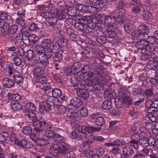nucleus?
<instances>
[{
  "label": "nucleus",
  "mask_w": 158,
  "mask_h": 158,
  "mask_svg": "<svg viewBox=\"0 0 158 158\" xmlns=\"http://www.w3.org/2000/svg\"><path fill=\"white\" fill-rule=\"evenodd\" d=\"M51 105L46 101H42L39 103V110L42 114L46 113L50 111L51 108Z\"/></svg>",
  "instance_id": "obj_10"
},
{
  "label": "nucleus",
  "mask_w": 158,
  "mask_h": 158,
  "mask_svg": "<svg viewBox=\"0 0 158 158\" xmlns=\"http://www.w3.org/2000/svg\"><path fill=\"white\" fill-rule=\"evenodd\" d=\"M80 115L83 117H86L88 115V113L87 109L85 107L81 108L80 110Z\"/></svg>",
  "instance_id": "obj_58"
},
{
  "label": "nucleus",
  "mask_w": 158,
  "mask_h": 158,
  "mask_svg": "<svg viewBox=\"0 0 158 158\" xmlns=\"http://www.w3.org/2000/svg\"><path fill=\"white\" fill-rule=\"evenodd\" d=\"M155 74L156 75L154 76V78L151 77L149 81V83H150L152 85H154L156 81H158V72H156Z\"/></svg>",
  "instance_id": "obj_64"
},
{
  "label": "nucleus",
  "mask_w": 158,
  "mask_h": 158,
  "mask_svg": "<svg viewBox=\"0 0 158 158\" xmlns=\"http://www.w3.org/2000/svg\"><path fill=\"white\" fill-rule=\"evenodd\" d=\"M64 137L61 135L58 134H54L53 138L52 139V142L51 143H53V142H55L59 141L60 142L61 140H63L64 139Z\"/></svg>",
  "instance_id": "obj_50"
},
{
  "label": "nucleus",
  "mask_w": 158,
  "mask_h": 158,
  "mask_svg": "<svg viewBox=\"0 0 158 158\" xmlns=\"http://www.w3.org/2000/svg\"><path fill=\"white\" fill-rule=\"evenodd\" d=\"M7 97L9 99L11 98L13 101H18L21 99V96L18 93L10 94L8 91L4 90L2 92V96Z\"/></svg>",
  "instance_id": "obj_11"
},
{
  "label": "nucleus",
  "mask_w": 158,
  "mask_h": 158,
  "mask_svg": "<svg viewBox=\"0 0 158 158\" xmlns=\"http://www.w3.org/2000/svg\"><path fill=\"white\" fill-rule=\"evenodd\" d=\"M24 115L26 118H28L32 121V124L34 126V122L35 123L38 119L35 113L33 111H30L27 110H25L24 112Z\"/></svg>",
  "instance_id": "obj_13"
},
{
  "label": "nucleus",
  "mask_w": 158,
  "mask_h": 158,
  "mask_svg": "<svg viewBox=\"0 0 158 158\" xmlns=\"http://www.w3.org/2000/svg\"><path fill=\"white\" fill-rule=\"evenodd\" d=\"M156 38L155 36H149V44L150 45H149V50L151 52H153L155 49V47L153 44H156Z\"/></svg>",
  "instance_id": "obj_26"
},
{
  "label": "nucleus",
  "mask_w": 158,
  "mask_h": 158,
  "mask_svg": "<svg viewBox=\"0 0 158 158\" xmlns=\"http://www.w3.org/2000/svg\"><path fill=\"white\" fill-rule=\"evenodd\" d=\"M54 13L60 19H63L65 18L67 15L66 10L56 9L54 12Z\"/></svg>",
  "instance_id": "obj_23"
},
{
  "label": "nucleus",
  "mask_w": 158,
  "mask_h": 158,
  "mask_svg": "<svg viewBox=\"0 0 158 158\" xmlns=\"http://www.w3.org/2000/svg\"><path fill=\"white\" fill-rule=\"evenodd\" d=\"M52 43V41L50 39L48 38L43 39L41 42V44L46 50L47 55L50 57L52 56L51 47Z\"/></svg>",
  "instance_id": "obj_6"
},
{
  "label": "nucleus",
  "mask_w": 158,
  "mask_h": 158,
  "mask_svg": "<svg viewBox=\"0 0 158 158\" xmlns=\"http://www.w3.org/2000/svg\"><path fill=\"white\" fill-rule=\"evenodd\" d=\"M27 39L29 41V45H32L36 44L39 40V36L34 34H29L27 35Z\"/></svg>",
  "instance_id": "obj_22"
},
{
  "label": "nucleus",
  "mask_w": 158,
  "mask_h": 158,
  "mask_svg": "<svg viewBox=\"0 0 158 158\" xmlns=\"http://www.w3.org/2000/svg\"><path fill=\"white\" fill-rule=\"evenodd\" d=\"M3 85L6 87L10 88L13 87L15 84L12 80L8 77H5L2 80Z\"/></svg>",
  "instance_id": "obj_25"
},
{
  "label": "nucleus",
  "mask_w": 158,
  "mask_h": 158,
  "mask_svg": "<svg viewBox=\"0 0 158 158\" xmlns=\"http://www.w3.org/2000/svg\"><path fill=\"white\" fill-rule=\"evenodd\" d=\"M51 49L52 50V53H56L57 51H59L61 50V46L59 43L56 42L52 44Z\"/></svg>",
  "instance_id": "obj_41"
},
{
  "label": "nucleus",
  "mask_w": 158,
  "mask_h": 158,
  "mask_svg": "<svg viewBox=\"0 0 158 158\" xmlns=\"http://www.w3.org/2000/svg\"><path fill=\"white\" fill-rule=\"evenodd\" d=\"M47 56L48 55L46 53H37L34 60L37 62L43 67H47L49 65V62Z\"/></svg>",
  "instance_id": "obj_3"
},
{
  "label": "nucleus",
  "mask_w": 158,
  "mask_h": 158,
  "mask_svg": "<svg viewBox=\"0 0 158 158\" xmlns=\"http://www.w3.org/2000/svg\"><path fill=\"white\" fill-rule=\"evenodd\" d=\"M115 35V32L112 30H108L106 33V36L109 38H113L114 37Z\"/></svg>",
  "instance_id": "obj_63"
},
{
  "label": "nucleus",
  "mask_w": 158,
  "mask_h": 158,
  "mask_svg": "<svg viewBox=\"0 0 158 158\" xmlns=\"http://www.w3.org/2000/svg\"><path fill=\"white\" fill-rule=\"evenodd\" d=\"M25 107L27 110L30 111H35L36 108L34 104L31 102L27 103L25 105Z\"/></svg>",
  "instance_id": "obj_43"
},
{
  "label": "nucleus",
  "mask_w": 158,
  "mask_h": 158,
  "mask_svg": "<svg viewBox=\"0 0 158 158\" xmlns=\"http://www.w3.org/2000/svg\"><path fill=\"white\" fill-rule=\"evenodd\" d=\"M102 108L104 110H109L112 107V103L110 100L108 99L104 101L102 104Z\"/></svg>",
  "instance_id": "obj_30"
},
{
  "label": "nucleus",
  "mask_w": 158,
  "mask_h": 158,
  "mask_svg": "<svg viewBox=\"0 0 158 158\" xmlns=\"http://www.w3.org/2000/svg\"><path fill=\"white\" fill-rule=\"evenodd\" d=\"M100 32L102 34V32L100 30H98L96 31V33H95L96 34V39L97 41L100 44H104L106 42V38L104 36L102 35H97V33Z\"/></svg>",
  "instance_id": "obj_38"
},
{
  "label": "nucleus",
  "mask_w": 158,
  "mask_h": 158,
  "mask_svg": "<svg viewBox=\"0 0 158 158\" xmlns=\"http://www.w3.org/2000/svg\"><path fill=\"white\" fill-rule=\"evenodd\" d=\"M87 24H85L84 30L86 33H90L92 32L94 28L96 27V23L92 21L89 23L87 22Z\"/></svg>",
  "instance_id": "obj_20"
},
{
  "label": "nucleus",
  "mask_w": 158,
  "mask_h": 158,
  "mask_svg": "<svg viewBox=\"0 0 158 158\" xmlns=\"http://www.w3.org/2000/svg\"><path fill=\"white\" fill-rule=\"evenodd\" d=\"M18 145L22 148H30L33 146L31 142L26 139H23L18 143Z\"/></svg>",
  "instance_id": "obj_15"
},
{
  "label": "nucleus",
  "mask_w": 158,
  "mask_h": 158,
  "mask_svg": "<svg viewBox=\"0 0 158 158\" xmlns=\"http://www.w3.org/2000/svg\"><path fill=\"white\" fill-rule=\"evenodd\" d=\"M77 9V7H72L69 8L67 10H66V11L67 15L73 17L76 15Z\"/></svg>",
  "instance_id": "obj_37"
},
{
  "label": "nucleus",
  "mask_w": 158,
  "mask_h": 158,
  "mask_svg": "<svg viewBox=\"0 0 158 158\" xmlns=\"http://www.w3.org/2000/svg\"><path fill=\"white\" fill-rule=\"evenodd\" d=\"M122 150L123 153L129 154L130 156H132L134 153V151L131 146H127V145L125 146L123 148Z\"/></svg>",
  "instance_id": "obj_39"
},
{
  "label": "nucleus",
  "mask_w": 158,
  "mask_h": 158,
  "mask_svg": "<svg viewBox=\"0 0 158 158\" xmlns=\"http://www.w3.org/2000/svg\"><path fill=\"white\" fill-rule=\"evenodd\" d=\"M107 79L104 76H101L98 77H95L91 80V84L93 87L97 89H99L100 84H104L107 82Z\"/></svg>",
  "instance_id": "obj_4"
},
{
  "label": "nucleus",
  "mask_w": 158,
  "mask_h": 158,
  "mask_svg": "<svg viewBox=\"0 0 158 158\" xmlns=\"http://www.w3.org/2000/svg\"><path fill=\"white\" fill-rule=\"evenodd\" d=\"M77 9L83 12L88 13L89 6L85 5L78 4L77 6Z\"/></svg>",
  "instance_id": "obj_46"
},
{
  "label": "nucleus",
  "mask_w": 158,
  "mask_h": 158,
  "mask_svg": "<svg viewBox=\"0 0 158 158\" xmlns=\"http://www.w3.org/2000/svg\"><path fill=\"white\" fill-rule=\"evenodd\" d=\"M95 140V137L93 135H89L88 139L83 141V146L85 149L88 150L89 149V144L92 143Z\"/></svg>",
  "instance_id": "obj_19"
},
{
  "label": "nucleus",
  "mask_w": 158,
  "mask_h": 158,
  "mask_svg": "<svg viewBox=\"0 0 158 158\" xmlns=\"http://www.w3.org/2000/svg\"><path fill=\"white\" fill-rule=\"evenodd\" d=\"M9 24L6 22L4 25L1 27L0 28V34L6 35L9 33L8 30H9Z\"/></svg>",
  "instance_id": "obj_34"
},
{
  "label": "nucleus",
  "mask_w": 158,
  "mask_h": 158,
  "mask_svg": "<svg viewBox=\"0 0 158 158\" xmlns=\"http://www.w3.org/2000/svg\"><path fill=\"white\" fill-rule=\"evenodd\" d=\"M93 70L95 75H99L103 73L104 71V68L102 65H99L94 67Z\"/></svg>",
  "instance_id": "obj_35"
},
{
  "label": "nucleus",
  "mask_w": 158,
  "mask_h": 158,
  "mask_svg": "<svg viewBox=\"0 0 158 158\" xmlns=\"http://www.w3.org/2000/svg\"><path fill=\"white\" fill-rule=\"evenodd\" d=\"M35 49L38 53H44L45 52H46V50L42 44L36 45L35 46Z\"/></svg>",
  "instance_id": "obj_48"
},
{
  "label": "nucleus",
  "mask_w": 158,
  "mask_h": 158,
  "mask_svg": "<svg viewBox=\"0 0 158 158\" xmlns=\"http://www.w3.org/2000/svg\"><path fill=\"white\" fill-rule=\"evenodd\" d=\"M135 35H139L143 34L144 35H146L148 36V28L147 26L145 25H143L140 26L138 30V31L136 32Z\"/></svg>",
  "instance_id": "obj_21"
},
{
  "label": "nucleus",
  "mask_w": 158,
  "mask_h": 158,
  "mask_svg": "<svg viewBox=\"0 0 158 158\" xmlns=\"http://www.w3.org/2000/svg\"><path fill=\"white\" fill-rule=\"evenodd\" d=\"M85 74H80L78 73L77 74L74 75V77H72L71 78V82L72 83H76V81L81 82V81L86 80Z\"/></svg>",
  "instance_id": "obj_16"
},
{
  "label": "nucleus",
  "mask_w": 158,
  "mask_h": 158,
  "mask_svg": "<svg viewBox=\"0 0 158 158\" xmlns=\"http://www.w3.org/2000/svg\"><path fill=\"white\" fill-rule=\"evenodd\" d=\"M114 141L115 146H122L126 143L125 141L122 139H117Z\"/></svg>",
  "instance_id": "obj_54"
},
{
  "label": "nucleus",
  "mask_w": 158,
  "mask_h": 158,
  "mask_svg": "<svg viewBox=\"0 0 158 158\" xmlns=\"http://www.w3.org/2000/svg\"><path fill=\"white\" fill-rule=\"evenodd\" d=\"M95 123L97 125L101 126L104 124L105 121L103 118L99 116L96 118Z\"/></svg>",
  "instance_id": "obj_51"
},
{
  "label": "nucleus",
  "mask_w": 158,
  "mask_h": 158,
  "mask_svg": "<svg viewBox=\"0 0 158 158\" xmlns=\"http://www.w3.org/2000/svg\"><path fill=\"white\" fill-rule=\"evenodd\" d=\"M127 23L125 24L124 28L125 31L127 32H129V31L132 30L134 27V25L133 22L130 21L128 19H126L125 23Z\"/></svg>",
  "instance_id": "obj_28"
},
{
  "label": "nucleus",
  "mask_w": 158,
  "mask_h": 158,
  "mask_svg": "<svg viewBox=\"0 0 158 158\" xmlns=\"http://www.w3.org/2000/svg\"><path fill=\"white\" fill-rule=\"evenodd\" d=\"M70 104L75 107H78L82 104V102L80 98H73L71 100Z\"/></svg>",
  "instance_id": "obj_36"
},
{
  "label": "nucleus",
  "mask_w": 158,
  "mask_h": 158,
  "mask_svg": "<svg viewBox=\"0 0 158 158\" xmlns=\"http://www.w3.org/2000/svg\"><path fill=\"white\" fill-rule=\"evenodd\" d=\"M36 56V54L33 50H29L27 52L26 56L29 58L32 59L33 58L35 57Z\"/></svg>",
  "instance_id": "obj_56"
},
{
  "label": "nucleus",
  "mask_w": 158,
  "mask_h": 158,
  "mask_svg": "<svg viewBox=\"0 0 158 158\" xmlns=\"http://www.w3.org/2000/svg\"><path fill=\"white\" fill-rule=\"evenodd\" d=\"M92 69V67L89 64L84 65L82 69L81 72L84 74L89 72Z\"/></svg>",
  "instance_id": "obj_60"
},
{
  "label": "nucleus",
  "mask_w": 158,
  "mask_h": 158,
  "mask_svg": "<svg viewBox=\"0 0 158 158\" xmlns=\"http://www.w3.org/2000/svg\"><path fill=\"white\" fill-rule=\"evenodd\" d=\"M18 27L16 25L14 24L9 27V33L10 34L13 35L15 34L18 30Z\"/></svg>",
  "instance_id": "obj_53"
},
{
  "label": "nucleus",
  "mask_w": 158,
  "mask_h": 158,
  "mask_svg": "<svg viewBox=\"0 0 158 158\" xmlns=\"http://www.w3.org/2000/svg\"><path fill=\"white\" fill-rule=\"evenodd\" d=\"M57 145L61 154L69 151L70 149V146L67 144L62 141L58 142Z\"/></svg>",
  "instance_id": "obj_17"
},
{
  "label": "nucleus",
  "mask_w": 158,
  "mask_h": 158,
  "mask_svg": "<svg viewBox=\"0 0 158 158\" xmlns=\"http://www.w3.org/2000/svg\"><path fill=\"white\" fill-rule=\"evenodd\" d=\"M53 129H47L45 131L44 134L45 136L48 139L47 141L48 143L52 144V143L51 142H50L49 140L50 139L51 140H52V139L53 138V137L55 134V132L53 131Z\"/></svg>",
  "instance_id": "obj_27"
},
{
  "label": "nucleus",
  "mask_w": 158,
  "mask_h": 158,
  "mask_svg": "<svg viewBox=\"0 0 158 158\" xmlns=\"http://www.w3.org/2000/svg\"><path fill=\"white\" fill-rule=\"evenodd\" d=\"M44 73V70L42 67H39L34 69L33 74L35 78L41 76Z\"/></svg>",
  "instance_id": "obj_32"
},
{
  "label": "nucleus",
  "mask_w": 158,
  "mask_h": 158,
  "mask_svg": "<svg viewBox=\"0 0 158 158\" xmlns=\"http://www.w3.org/2000/svg\"><path fill=\"white\" fill-rule=\"evenodd\" d=\"M11 16L9 15L7 13L0 12V19L4 20L11 19Z\"/></svg>",
  "instance_id": "obj_59"
},
{
  "label": "nucleus",
  "mask_w": 158,
  "mask_h": 158,
  "mask_svg": "<svg viewBox=\"0 0 158 158\" xmlns=\"http://www.w3.org/2000/svg\"><path fill=\"white\" fill-rule=\"evenodd\" d=\"M63 58L62 53L60 52L56 53L52 58L54 60L59 61L61 60Z\"/></svg>",
  "instance_id": "obj_52"
},
{
  "label": "nucleus",
  "mask_w": 158,
  "mask_h": 158,
  "mask_svg": "<svg viewBox=\"0 0 158 158\" xmlns=\"http://www.w3.org/2000/svg\"><path fill=\"white\" fill-rule=\"evenodd\" d=\"M139 143L143 147L147 148L148 146V137L141 138Z\"/></svg>",
  "instance_id": "obj_45"
},
{
  "label": "nucleus",
  "mask_w": 158,
  "mask_h": 158,
  "mask_svg": "<svg viewBox=\"0 0 158 158\" xmlns=\"http://www.w3.org/2000/svg\"><path fill=\"white\" fill-rule=\"evenodd\" d=\"M9 135L8 133L5 132H3L0 133V142H3L7 139Z\"/></svg>",
  "instance_id": "obj_55"
},
{
  "label": "nucleus",
  "mask_w": 158,
  "mask_h": 158,
  "mask_svg": "<svg viewBox=\"0 0 158 158\" xmlns=\"http://www.w3.org/2000/svg\"><path fill=\"white\" fill-rule=\"evenodd\" d=\"M123 101L126 104L130 105L132 104L131 98L128 96H125L123 98Z\"/></svg>",
  "instance_id": "obj_62"
},
{
  "label": "nucleus",
  "mask_w": 158,
  "mask_h": 158,
  "mask_svg": "<svg viewBox=\"0 0 158 158\" xmlns=\"http://www.w3.org/2000/svg\"><path fill=\"white\" fill-rule=\"evenodd\" d=\"M57 145L56 144L50 146L51 150L50 153L55 156H57L59 154H61L59 149L57 148Z\"/></svg>",
  "instance_id": "obj_33"
},
{
  "label": "nucleus",
  "mask_w": 158,
  "mask_h": 158,
  "mask_svg": "<svg viewBox=\"0 0 158 158\" xmlns=\"http://www.w3.org/2000/svg\"><path fill=\"white\" fill-rule=\"evenodd\" d=\"M23 131L25 134L27 135H29L32 133V129L29 126H25L23 128Z\"/></svg>",
  "instance_id": "obj_61"
},
{
  "label": "nucleus",
  "mask_w": 158,
  "mask_h": 158,
  "mask_svg": "<svg viewBox=\"0 0 158 158\" xmlns=\"http://www.w3.org/2000/svg\"><path fill=\"white\" fill-rule=\"evenodd\" d=\"M156 58L154 53L149 50V69H153L154 75L156 73L157 61H154Z\"/></svg>",
  "instance_id": "obj_5"
},
{
  "label": "nucleus",
  "mask_w": 158,
  "mask_h": 158,
  "mask_svg": "<svg viewBox=\"0 0 158 158\" xmlns=\"http://www.w3.org/2000/svg\"><path fill=\"white\" fill-rule=\"evenodd\" d=\"M140 139V136L138 133H134L131 137V140L129 142L130 143L132 144L131 145V146L133 147L136 150H138Z\"/></svg>",
  "instance_id": "obj_7"
},
{
  "label": "nucleus",
  "mask_w": 158,
  "mask_h": 158,
  "mask_svg": "<svg viewBox=\"0 0 158 158\" xmlns=\"http://www.w3.org/2000/svg\"><path fill=\"white\" fill-rule=\"evenodd\" d=\"M77 94L80 97L83 98L84 99H86L89 97V93L88 91L83 89L81 90L77 91Z\"/></svg>",
  "instance_id": "obj_40"
},
{
  "label": "nucleus",
  "mask_w": 158,
  "mask_h": 158,
  "mask_svg": "<svg viewBox=\"0 0 158 158\" xmlns=\"http://www.w3.org/2000/svg\"><path fill=\"white\" fill-rule=\"evenodd\" d=\"M1 66L2 69L8 72L9 77L13 75L15 72L13 64L10 62H5L1 64Z\"/></svg>",
  "instance_id": "obj_8"
},
{
  "label": "nucleus",
  "mask_w": 158,
  "mask_h": 158,
  "mask_svg": "<svg viewBox=\"0 0 158 158\" xmlns=\"http://www.w3.org/2000/svg\"><path fill=\"white\" fill-rule=\"evenodd\" d=\"M104 17L105 22L107 23V25L108 28L112 29L115 27V24L116 21L114 16L112 18L110 15H105Z\"/></svg>",
  "instance_id": "obj_12"
},
{
  "label": "nucleus",
  "mask_w": 158,
  "mask_h": 158,
  "mask_svg": "<svg viewBox=\"0 0 158 158\" xmlns=\"http://www.w3.org/2000/svg\"><path fill=\"white\" fill-rule=\"evenodd\" d=\"M72 84L74 89L77 90V91H79L80 90H81L85 88L84 85L83 84H81V82L77 83V81H76V83Z\"/></svg>",
  "instance_id": "obj_44"
},
{
  "label": "nucleus",
  "mask_w": 158,
  "mask_h": 158,
  "mask_svg": "<svg viewBox=\"0 0 158 158\" xmlns=\"http://www.w3.org/2000/svg\"><path fill=\"white\" fill-rule=\"evenodd\" d=\"M15 45L17 46H23L24 44L22 34L17 36L14 40Z\"/></svg>",
  "instance_id": "obj_31"
},
{
  "label": "nucleus",
  "mask_w": 158,
  "mask_h": 158,
  "mask_svg": "<svg viewBox=\"0 0 158 158\" xmlns=\"http://www.w3.org/2000/svg\"><path fill=\"white\" fill-rule=\"evenodd\" d=\"M43 16L47 21L48 25L52 27L53 30L55 29V26L57 21V19L52 12L48 11L43 13Z\"/></svg>",
  "instance_id": "obj_2"
},
{
  "label": "nucleus",
  "mask_w": 158,
  "mask_h": 158,
  "mask_svg": "<svg viewBox=\"0 0 158 158\" xmlns=\"http://www.w3.org/2000/svg\"><path fill=\"white\" fill-rule=\"evenodd\" d=\"M33 131L36 135L40 136L44 134L43 129H54V126L49 125L48 122L45 120H37L35 123L34 122Z\"/></svg>",
  "instance_id": "obj_1"
},
{
  "label": "nucleus",
  "mask_w": 158,
  "mask_h": 158,
  "mask_svg": "<svg viewBox=\"0 0 158 158\" xmlns=\"http://www.w3.org/2000/svg\"><path fill=\"white\" fill-rule=\"evenodd\" d=\"M130 7L132 8L131 11L134 13L136 14L140 12V9L138 4H135V3H131Z\"/></svg>",
  "instance_id": "obj_42"
},
{
  "label": "nucleus",
  "mask_w": 158,
  "mask_h": 158,
  "mask_svg": "<svg viewBox=\"0 0 158 158\" xmlns=\"http://www.w3.org/2000/svg\"><path fill=\"white\" fill-rule=\"evenodd\" d=\"M126 14V11L124 9H119L116 10L113 12V14L114 18H121L124 17Z\"/></svg>",
  "instance_id": "obj_24"
},
{
  "label": "nucleus",
  "mask_w": 158,
  "mask_h": 158,
  "mask_svg": "<svg viewBox=\"0 0 158 158\" xmlns=\"http://www.w3.org/2000/svg\"><path fill=\"white\" fill-rule=\"evenodd\" d=\"M149 105L154 107L158 108V100H156L154 96L152 98H149Z\"/></svg>",
  "instance_id": "obj_49"
},
{
  "label": "nucleus",
  "mask_w": 158,
  "mask_h": 158,
  "mask_svg": "<svg viewBox=\"0 0 158 158\" xmlns=\"http://www.w3.org/2000/svg\"><path fill=\"white\" fill-rule=\"evenodd\" d=\"M37 82H40V83L44 84L47 81V78L44 76H40L35 78Z\"/></svg>",
  "instance_id": "obj_57"
},
{
  "label": "nucleus",
  "mask_w": 158,
  "mask_h": 158,
  "mask_svg": "<svg viewBox=\"0 0 158 158\" xmlns=\"http://www.w3.org/2000/svg\"><path fill=\"white\" fill-rule=\"evenodd\" d=\"M149 130H151L153 128H156L158 123L156 122L157 119L155 116L151 115L149 116Z\"/></svg>",
  "instance_id": "obj_14"
},
{
  "label": "nucleus",
  "mask_w": 158,
  "mask_h": 158,
  "mask_svg": "<svg viewBox=\"0 0 158 158\" xmlns=\"http://www.w3.org/2000/svg\"><path fill=\"white\" fill-rule=\"evenodd\" d=\"M87 136V135L85 131L77 132L75 131H73L71 133V135L70 136L72 139H77L81 140L86 139Z\"/></svg>",
  "instance_id": "obj_9"
},
{
  "label": "nucleus",
  "mask_w": 158,
  "mask_h": 158,
  "mask_svg": "<svg viewBox=\"0 0 158 158\" xmlns=\"http://www.w3.org/2000/svg\"><path fill=\"white\" fill-rule=\"evenodd\" d=\"M53 97L49 96L48 97V100L47 102H48L49 103V104L54 106H56L57 107L59 106V105H60V104L58 103L59 102L60 103V101L59 99L57 98H55L54 100Z\"/></svg>",
  "instance_id": "obj_29"
},
{
  "label": "nucleus",
  "mask_w": 158,
  "mask_h": 158,
  "mask_svg": "<svg viewBox=\"0 0 158 158\" xmlns=\"http://www.w3.org/2000/svg\"><path fill=\"white\" fill-rule=\"evenodd\" d=\"M52 95L54 98H59L61 95L62 92L59 89L55 88L52 90Z\"/></svg>",
  "instance_id": "obj_47"
},
{
  "label": "nucleus",
  "mask_w": 158,
  "mask_h": 158,
  "mask_svg": "<svg viewBox=\"0 0 158 158\" xmlns=\"http://www.w3.org/2000/svg\"><path fill=\"white\" fill-rule=\"evenodd\" d=\"M12 77L14 81L18 84L22 83L24 80V78L21 74L19 73L15 72L13 74L10 75L9 77Z\"/></svg>",
  "instance_id": "obj_18"
}]
</instances>
